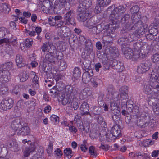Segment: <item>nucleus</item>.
<instances>
[{
  "label": "nucleus",
  "mask_w": 159,
  "mask_h": 159,
  "mask_svg": "<svg viewBox=\"0 0 159 159\" xmlns=\"http://www.w3.org/2000/svg\"><path fill=\"white\" fill-rule=\"evenodd\" d=\"M128 87L127 86H124L121 88V90L123 91L124 93H122L120 94V97L121 98L125 99L127 98V94Z\"/></svg>",
  "instance_id": "a211bd4d"
},
{
  "label": "nucleus",
  "mask_w": 159,
  "mask_h": 159,
  "mask_svg": "<svg viewBox=\"0 0 159 159\" xmlns=\"http://www.w3.org/2000/svg\"><path fill=\"white\" fill-rule=\"evenodd\" d=\"M41 49L43 52H48L46 55L45 59L50 62H54L55 59L60 60L62 58V53L58 52L54 47L49 43H44Z\"/></svg>",
  "instance_id": "f257e3e1"
},
{
  "label": "nucleus",
  "mask_w": 159,
  "mask_h": 159,
  "mask_svg": "<svg viewBox=\"0 0 159 159\" xmlns=\"http://www.w3.org/2000/svg\"><path fill=\"white\" fill-rule=\"evenodd\" d=\"M35 150L34 147H33L31 149L26 148L24 151V155L25 157H28L30 154V153L34 152Z\"/></svg>",
  "instance_id": "c85d7f7f"
},
{
  "label": "nucleus",
  "mask_w": 159,
  "mask_h": 159,
  "mask_svg": "<svg viewBox=\"0 0 159 159\" xmlns=\"http://www.w3.org/2000/svg\"><path fill=\"white\" fill-rule=\"evenodd\" d=\"M89 152L90 153L91 155L94 156H96V151L94 148L93 146H91L89 148Z\"/></svg>",
  "instance_id": "4c0bfd02"
},
{
  "label": "nucleus",
  "mask_w": 159,
  "mask_h": 159,
  "mask_svg": "<svg viewBox=\"0 0 159 159\" xmlns=\"http://www.w3.org/2000/svg\"><path fill=\"white\" fill-rule=\"evenodd\" d=\"M30 75L31 77H33L32 79V82L35 85V86L36 88L37 89L39 87L38 84V80L37 76L36 75L35 73L33 71L31 72Z\"/></svg>",
  "instance_id": "aec40b11"
},
{
  "label": "nucleus",
  "mask_w": 159,
  "mask_h": 159,
  "mask_svg": "<svg viewBox=\"0 0 159 159\" xmlns=\"http://www.w3.org/2000/svg\"><path fill=\"white\" fill-rule=\"evenodd\" d=\"M80 109L84 112L83 114L87 115L88 113L89 107L88 104L86 102L83 103L81 106Z\"/></svg>",
  "instance_id": "dca6fc26"
},
{
  "label": "nucleus",
  "mask_w": 159,
  "mask_h": 159,
  "mask_svg": "<svg viewBox=\"0 0 159 159\" xmlns=\"http://www.w3.org/2000/svg\"><path fill=\"white\" fill-rule=\"evenodd\" d=\"M158 132H155L152 135V138L154 139H157L158 138Z\"/></svg>",
  "instance_id": "0e129e2a"
},
{
  "label": "nucleus",
  "mask_w": 159,
  "mask_h": 159,
  "mask_svg": "<svg viewBox=\"0 0 159 159\" xmlns=\"http://www.w3.org/2000/svg\"><path fill=\"white\" fill-rule=\"evenodd\" d=\"M64 153L68 158H70L73 156L72 150L70 148H67L64 150Z\"/></svg>",
  "instance_id": "5701e85b"
},
{
  "label": "nucleus",
  "mask_w": 159,
  "mask_h": 159,
  "mask_svg": "<svg viewBox=\"0 0 159 159\" xmlns=\"http://www.w3.org/2000/svg\"><path fill=\"white\" fill-rule=\"evenodd\" d=\"M20 134L23 135H28L30 133V129L27 126V124H25L23 127L20 130Z\"/></svg>",
  "instance_id": "2eb2a0df"
},
{
  "label": "nucleus",
  "mask_w": 159,
  "mask_h": 159,
  "mask_svg": "<svg viewBox=\"0 0 159 159\" xmlns=\"http://www.w3.org/2000/svg\"><path fill=\"white\" fill-rule=\"evenodd\" d=\"M71 13L70 12H69L65 14L64 16V23H65V24H67L70 23L72 24L71 22V19L70 18V16Z\"/></svg>",
  "instance_id": "f3484780"
},
{
  "label": "nucleus",
  "mask_w": 159,
  "mask_h": 159,
  "mask_svg": "<svg viewBox=\"0 0 159 159\" xmlns=\"http://www.w3.org/2000/svg\"><path fill=\"white\" fill-rule=\"evenodd\" d=\"M150 85H147L144 87V91L148 94L151 95L152 98L159 99V92H157L155 88L159 87L158 83H159V75L155 74H152L150 79Z\"/></svg>",
  "instance_id": "f03ea898"
},
{
  "label": "nucleus",
  "mask_w": 159,
  "mask_h": 159,
  "mask_svg": "<svg viewBox=\"0 0 159 159\" xmlns=\"http://www.w3.org/2000/svg\"><path fill=\"white\" fill-rule=\"evenodd\" d=\"M96 47L98 49L100 50L102 48V46L100 42H98L96 43Z\"/></svg>",
  "instance_id": "e2e57ef3"
},
{
  "label": "nucleus",
  "mask_w": 159,
  "mask_h": 159,
  "mask_svg": "<svg viewBox=\"0 0 159 159\" xmlns=\"http://www.w3.org/2000/svg\"><path fill=\"white\" fill-rule=\"evenodd\" d=\"M28 78V76L27 75L26 72H24L22 73L21 77H20V81L24 82L26 81Z\"/></svg>",
  "instance_id": "c9c22d12"
},
{
  "label": "nucleus",
  "mask_w": 159,
  "mask_h": 159,
  "mask_svg": "<svg viewBox=\"0 0 159 159\" xmlns=\"http://www.w3.org/2000/svg\"><path fill=\"white\" fill-rule=\"evenodd\" d=\"M129 111H126L125 110H123L121 111L122 114L124 116H127V115L129 114L130 112L132 111V109L131 108H130V109H129Z\"/></svg>",
  "instance_id": "79ce46f5"
},
{
  "label": "nucleus",
  "mask_w": 159,
  "mask_h": 159,
  "mask_svg": "<svg viewBox=\"0 0 159 159\" xmlns=\"http://www.w3.org/2000/svg\"><path fill=\"white\" fill-rule=\"evenodd\" d=\"M54 4L56 5H59L61 7L63 6L66 2V0H55Z\"/></svg>",
  "instance_id": "7c9ffc66"
},
{
  "label": "nucleus",
  "mask_w": 159,
  "mask_h": 159,
  "mask_svg": "<svg viewBox=\"0 0 159 159\" xmlns=\"http://www.w3.org/2000/svg\"><path fill=\"white\" fill-rule=\"evenodd\" d=\"M69 129L72 132L76 133L77 131V129L73 126H69Z\"/></svg>",
  "instance_id": "c03bdc74"
},
{
  "label": "nucleus",
  "mask_w": 159,
  "mask_h": 159,
  "mask_svg": "<svg viewBox=\"0 0 159 159\" xmlns=\"http://www.w3.org/2000/svg\"><path fill=\"white\" fill-rule=\"evenodd\" d=\"M2 40V43H9V41H10V38H4L2 39H1Z\"/></svg>",
  "instance_id": "bf43d9fd"
},
{
  "label": "nucleus",
  "mask_w": 159,
  "mask_h": 159,
  "mask_svg": "<svg viewBox=\"0 0 159 159\" xmlns=\"http://www.w3.org/2000/svg\"><path fill=\"white\" fill-rule=\"evenodd\" d=\"M15 11L17 15H12V17H13V19L14 21L16 22L18 20V19L20 20V18L19 17V15L20 14V10L16 9L15 10Z\"/></svg>",
  "instance_id": "bb28decb"
},
{
  "label": "nucleus",
  "mask_w": 159,
  "mask_h": 159,
  "mask_svg": "<svg viewBox=\"0 0 159 159\" xmlns=\"http://www.w3.org/2000/svg\"><path fill=\"white\" fill-rule=\"evenodd\" d=\"M141 156L142 155L140 154V153H135L134 152H132L129 153V156L132 158H136L139 156Z\"/></svg>",
  "instance_id": "e433bc0d"
},
{
  "label": "nucleus",
  "mask_w": 159,
  "mask_h": 159,
  "mask_svg": "<svg viewBox=\"0 0 159 159\" xmlns=\"http://www.w3.org/2000/svg\"><path fill=\"white\" fill-rule=\"evenodd\" d=\"M23 15L25 17L28 18L30 16L31 14L29 12H24L23 13Z\"/></svg>",
  "instance_id": "052dcab7"
},
{
  "label": "nucleus",
  "mask_w": 159,
  "mask_h": 159,
  "mask_svg": "<svg viewBox=\"0 0 159 159\" xmlns=\"http://www.w3.org/2000/svg\"><path fill=\"white\" fill-rule=\"evenodd\" d=\"M152 59L154 62H157L159 61V54H156L153 55L152 57Z\"/></svg>",
  "instance_id": "ea45409f"
},
{
  "label": "nucleus",
  "mask_w": 159,
  "mask_h": 159,
  "mask_svg": "<svg viewBox=\"0 0 159 159\" xmlns=\"http://www.w3.org/2000/svg\"><path fill=\"white\" fill-rule=\"evenodd\" d=\"M20 92V87L18 85L16 86L12 90V93L16 95H17L18 93L19 94Z\"/></svg>",
  "instance_id": "f704fd0d"
},
{
  "label": "nucleus",
  "mask_w": 159,
  "mask_h": 159,
  "mask_svg": "<svg viewBox=\"0 0 159 159\" xmlns=\"http://www.w3.org/2000/svg\"><path fill=\"white\" fill-rule=\"evenodd\" d=\"M93 75L92 70H89V71L84 73L82 76V80L85 83H87L90 80V77Z\"/></svg>",
  "instance_id": "f8f14e48"
},
{
  "label": "nucleus",
  "mask_w": 159,
  "mask_h": 159,
  "mask_svg": "<svg viewBox=\"0 0 159 159\" xmlns=\"http://www.w3.org/2000/svg\"><path fill=\"white\" fill-rule=\"evenodd\" d=\"M111 0H97L96 6L94 10L95 13H100L103 7L107 6L111 2Z\"/></svg>",
  "instance_id": "1a4fd4ad"
},
{
  "label": "nucleus",
  "mask_w": 159,
  "mask_h": 159,
  "mask_svg": "<svg viewBox=\"0 0 159 159\" xmlns=\"http://www.w3.org/2000/svg\"><path fill=\"white\" fill-rule=\"evenodd\" d=\"M112 134L107 133L106 135V140L111 142L116 139L119 138L121 135L120 126L117 125H114L112 129Z\"/></svg>",
  "instance_id": "39448f33"
},
{
  "label": "nucleus",
  "mask_w": 159,
  "mask_h": 159,
  "mask_svg": "<svg viewBox=\"0 0 159 159\" xmlns=\"http://www.w3.org/2000/svg\"><path fill=\"white\" fill-rule=\"evenodd\" d=\"M55 154L58 157H60L62 154V152L61 150L59 148L57 149L54 152Z\"/></svg>",
  "instance_id": "58836bf2"
},
{
  "label": "nucleus",
  "mask_w": 159,
  "mask_h": 159,
  "mask_svg": "<svg viewBox=\"0 0 159 159\" xmlns=\"http://www.w3.org/2000/svg\"><path fill=\"white\" fill-rule=\"evenodd\" d=\"M25 43L26 47H30L33 43V40L31 38H28L26 39Z\"/></svg>",
  "instance_id": "2f4dec72"
},
{
  "label": "nucleus",
  "mask_w": 159,
  "mask_h": 159,
  "mask_svg": "<svg viewBox=\"0 0 159 159\" xmlns=\"http://www.w3.org/2000/svg\"><path fill=\"white\" fill-rule=\"evenodd\" d=\"M20 124V119H16L14 120L11 123V127L12 129L15 131L18 130H19V124Z\"/></svg>",
  "instance_id": "4468645a"
},
{
  "label": "nucleus",
  "mask_w": 159,
  "mask_h": 159,
  "mask_svg": "<svg viewBox=\"0 0 159 159\" xmlns=\"http://www.w3.org/2000/svg\"><path fill=\"white\" fill-rule=\"evenodd\" d=\"M7 146L9 148H13L14 149V148H15V150H14L15 151H16L17 150V145L16 144V143L13 141H10L8 142L7 143Z\"/></svg>",
  "instance_id": "4be33fe9"
},
{
  "label": "nucleus",
  "mask_w": 159,
  "mask_h": 159,
  "mask_svg": "<svg viewBox=\"0 0 159 159\" xmlns=\"http://www.w3.org/2000/svg\"><path fill=\"white\" fill-rule=\"evenodd\" d=\"M149 65L147 63L141 64L138 68V72L143 73L148 70L149 68Z\"/></svg>",
  "instance_id": "ddd939ff"
},
{
  "label": "nucleus",
  "mask_w": 159,
  "mask_h": 159,
  "mask_svg": "<svg viewBox=\"0 0 159 159\" xmlns=\"http://www.w3.org/2000/svg\"><path fill=\"white\" fill-rule=\"evenodd\" d=\"M73 105V107L75 110H76L78 107V104L77 102H73L72 103Z\"/></svg>",
  "instance_id": "680f3d73"
},
{
  "label": "nucleus",
  "mask_w": 159,
  "mask_h": 159,
  "mask_svg": "<svg viewBox=\"0 0 159 159\" xmlns=\"http://www.w3.org/2000/svg\"><path fill=\"white\" fill-rule=\"evenodd\" d=\"M51 110V107L49 105H48L45 107L44 111L45 113H48Z\"/></svg>",
  "instance_id": "603ef678"
},
{
  "label": "nucleus",
  "mask_w": 159,
  "mask_h": 159,
  "mask_svg": "<svg viewBox=\"0 0 159 159\" xmlns=\"http://www.w3.org/2000/svg\"><path fill=\"white\" fill-rule=\"evenodd\" d=\"M99 148L106 150H107L108 147L107 145L101 144V145L99 146Z\"/></svg>",
  "instance_id": "69168bd1"
},
{
  "label": "nucleus",
  "mask_w": 159,
  "mask_h": 159,
  "mask_svg": "<svg viewBox=\"0 0 159 159\" xmlns=\"http://www.w3.org/2000/svg\"><path fill=\"white\" fill-rule=\"evenodd\" d=\"M97 122L98 124H100L103 122L104 123H105V122L103 121V119L102 118L99 116L98 117L97 119Z\"/></svg>",
  "instance_id": "13d9d810"
},
{
  "label": "nucleus",
  "mask_w": 159,
  "mask_h": 159,
  "mask_svg": "<svg viewBox=\"0 0 159 159\" xmlns=\"http://www.w3.org/2000/svg\"><path fill=\"white\" fill-rule=\"evenodd\" d=\"M101 67V66L99 63H98L95 64V70L97 72H98L99 71V68Z\"/></svg>",
  "instance_id": "4d7b16f0"
},
{
  "label": "nucleus",
  "mask_w": 159,
  "mask_h": 159,
  "mask_svg": "<svg viewBox=\"0 0 159 159\" xmlns=\"http://www.w3.org/2000/svg\"><path fill=\"white\" fill-rule=\"evenodd\" d=\"M12 63L11 62L6 63L1 66L0 68V78L3 83L9 81L10 79L9 71L12 68Z\"/></svg>",
  "instance_id": "7ed1b4c3"
},
{
  "label": "nucleus",
  "mask_w": 159,
  "mask_h": 159,
  "mask_svg": "<svg viewBox=\"0 0 159 159\" xmlns=\"http://www.w3.org/2000/svg\"><path fill=\"white\" fill-rule=\"evenodd\" d=\"M154 140L147 139L143 141V145L144 147H150L155 143Z\"/></svg>",
  "instance_id": "412c9836"
},
{
  "label": "nucleus",
  "mask_w": 159,
  "mask_h": 159,
  "mask_svg": "<svg viewBox=\"0 0 159 159\" xmlns=\"http://www.w3.org/2000/svg\"><path fill=\"white\" fill-rule=\"evenodd\" d=\"M72 87L70 86L66 87L65 89V93L63 94L61 96V98L62 99V104L65 105L70 103L71 101L70 94L72 92Z\"/></svg>",
  "instance_id": "0eeeda50"
},
{
  "label": "nucleus",
  "mask_w": 159,
  "mask_h": 159,
  "mask_svg": "<svg viewBox=\"0 0 159 159\" xmlns=\"http://www.w3.org/2000/svg\"><path fill=\"white\" fill-rule=\"evenodd\" d=\"M9 44L12 45L13 46H16L17 44V41L15 39L10 38Z\"/></svg>",
  "instance_id": "a19ab883"
},
{
  "label": "nucleus",
  "mask_w": 159,
  "mask_h": 159,
  "mask_svg": "<svg viewBox=\"0 0 159 159\" xmlns=\"http://www.w3.org/2000/svg\"><path fill=\"white\" fill-rule=\"evenodd\" d=\"M124 9V8L121 6L118 7L117 8L115 9V11L116 12H118L120 13H122L123 12L121 11V9Z\"/></svg>",
  "instance_id": "6e6d98bb"
},
{
  "label": "nucleus",
  "mask_w": 159,
  "mask_h": 159,
  "mask_svg": "<svg viewBox=\"0 0 159 159\" xmlns=\"http://www.w3.org/2000/svg\"><path fill=\"white\" fill-rule=\"evenodd\" d=\"M153 111L156 115H159V104H154L153 106Z\"/></svg>",
  "instance_id": "473e14b6"
},
{
  "label": "nucleus",
  "mask_w": 159,
  "mask_h": 159,
  "mask_svg": "<svg viewBox=\"0 0 159 159\" xmlns=\"http://www.w3.org/2000/svg\"><path fill=\"white\" fill-rule=\"evenodd\" d=\"M80 148L81 150L83 152H85L87 150V148L84 144H83L81 145Z\"/></svg>",
  "instance_id": "864d4df0"
},
{
  "label": "nucleus",
  "mask_w": 159,
  "mask_h": 159,
  "mask_svg": "<svg viewBox=\"0 0 159 159\" xmlns=\"http://www.w3.org/2000/svg\"><path fill=\"white\" fill-rule=\"evenodd\" d=\"M81 72L80 70L78 67H76L74 69L73 71V76L75 78L80 77Z\"/></svg>",
  "instance_id": "393cba45"
},
{
  "label": "nucleus",
  "mask_w": 159,
  "mask_h": 159,
  "mask_svg": "<svg viewBox=\"0 0 159 159\" xmlns=\"http://www.w3.org/2000/svg\"><path fill=\"white\" fill-rule=\"evenodd\" d=\"M35 30L37 34L39 35L41 31V29L40 27H37L36 28Z\"/></svg>",
  "instance_id": "338daca9"
},
{
  "label": "nucleus",
  "mask_w": 159,
  "mask_h": 159,
  "mask_svg": "<svg viewBox=\"0 0 159 159\" xmlns=\"http://www.w3.org/2000/svg\"><path fill=\"white\" fill-rule=\"evenodd\" d=\"M60 66L62 67V69L64 70L66 68V64L65 61H62L61 62Z\"/></svg>",
  "instance_id": "8fccbe9b"
},
{
  "label": "nucleus",
  "mask_w": 159,
  "mask_h": 159,
  "mask_svg": "<svg viewBox=\"0 0 159 159\" xmlns=\"http://www.w3.org/2000/svg\"><path fill=\"white\" fill-rule=\"evenodd\" d=\"M119 104V102L116 98L111 100L110 109L115 115H116L120 111L118 108Z\"/></svg>",
  "instance_id": "9d476101"
},
{
  "label": "nucleus",
  "mask_w": 159,
  "mask_h": 159,
  "mask_svg": "<svg viewBox=\"0 0 159 159\" xmlns=\"http://www.w3.org/2000/svg\"><path fill=\"white\" fill-rule=\"evenodd\" d=\"M19 101L16 104V105L14 107V111L16 112H18L20 111V107L19 106H18L19 105Z\"/></svg>",
  "instance_id": "5fc2aeb1"
},
{
  "label": "nucleus",
  "mask_w": 159,
  "mask_h": 159,
  "mask_svg": "<svg viewBox=\"0 0 159 159\" xmlns=\"http://www.w3.org/2000/svg\"><path fill=\"white\" fill-rule=\"evenodd\" d=\"M16 63L18 66L19 67V65L20 64V55H17L16 57L15 60Z\"/></svg>",
  "instance_id": "de8ad7c7"
},
{
  "label": "nucleus",
  "mask_w": 159,
  "mask_h": 159,
  "mask_svg": "<svg viewBox=\"0 0 159 159\" xmlns=\"http://www.w3.org/2000/svg\"><path fill=\"white\" fill-rule=\"evenodd\" d=\"M61 86V88H59V86H58V84H57V87H54L52 89H51L50 91V92L52 94L51 95L53 96V97H55V96L59 94V92L61 91L62 89L63 90V91L65 90V89H63V85L62 84Z\"/></svg>",
  "instance_id": "9b49d317"
},
{
  "label": "nucleus",
  "mask_w": 159,
  "mask_h": 159,
  "mask_svg": "<svg viewBox=\"0 0 159 159\" xmlns=\"http://www.w3.org/2000/svg\"><path fill=\"white\" fill-rule=\"evenodd\" d=\"M120 64L119 65V66H120V67H118V64H117L118 66L116 68V69L119 72H121L124 69V66L122 65H120Z\"/></svg>",
  "instance_id": "49530a36"
},
{
  "label": "nucleus",
  "mask_w": 159,
  "mask_h": 159,
  "mask_svg": "<svg viewBox=\"0 0 159 159\" xmlns=\"http://www.w3.org/2000/svg\"><path fill=\"white\" fill-rule=\"evenodd\" d=\"M14 103V100L11 98H7L2 101L0 104V108L4 111L11 109Z\"/></svg>",
  "instance_id": "423d86ee"
},
{
  "label": "nucleus",
  "mask_w": 159,
  "mask_h": 159,
  "mask_svg": "<svg viewBox=\"0 0 159 159\" xmlns=\"http://www.w3.org/2000/svg\"><path fill=\"white\" fill-rule=\"evenodd\" d=\"M36 56L34 54H32L30 56L29 58L31 61H33L34 60Z\"/></svg>",
  "instance_id": "774afa93"
},
{
  "label": "nucleus",
  "mask_w": 159,
  "mask_h": 159,
  "mask_svg": "<svg viewBox=\"0 0 159 159\" xmlns=\"http://www.w3.org/2000/svg\"><path fill=\"white\" fill-rule=\"evenodd\" d=\"M87 1H86V2H84V4L83 5L84 7L85 6L86 8L88 7H90L92 3L91 1L89 0L88 1V3H87Z\"/></svg>",
  "instance_id": "09e8293b"
},
{
  "label": "nucleus",
  "mask_w": 159,
  "mask_h": 159,
  "mask_svg": "<svg viewBox=\"0 0 159 159\" xmlns=\"http://www.w3.org/2000/svg\"><path fill=\"white\" fill-rule=\"evenodd\" d=\"M50 120L51 121L56 124H58L59 122L58 117L54 115H52L51 116Z\"/></svg>",
  "instance_id": "c756f323"
},
{
  "label": "nucleus",
  "mask_w": 159,
  "mask_h": 159,
  "mask_svg": "<svg viewBox=\"0 0 159 159\" xmlns=\"http://www.w3.org/2000/svg\"><path fill=\"white\" fill-rule=\"evenodd\" d=\"M1 6L2 7V10L6 14H8L11 10L10 6H8L5 3H2Z\"/></svg>",
  "instance_id": "b1692460"
},
{
  "label": "nucleus",
  "mask_w": 159,
  "mask_h": 159,
  "mask_svg": "<svg viewBox=\"0 0 159 159\" xmlns=\"http://www.w3.org/2000/svg\"><path fill=\"white\" fill-rule=\"evenodd\" d=\"M83 14H81L79 15V16L80 17V20L81 21H84L86 19V17H87L89 14V13H88V11H86L85 13L84 14H85L83 16Z\"/></svg>",
  "instance_id": "cd10ccee"
},
{
  "label": "nucleus",
  "mask_w": 159,
  "mask_h": 159,
  "mask_svg": "<svg viewBox=\"0 0 159 159\" xmlns=\"http://www.w3.org/2000/svg\"><path fill=\"white\" fill-rule=\"evenodd\" d=\"M7 30L5 28L0 29V38H2L4 37L7 33Z\"/></svg>",
  "instance_id": "72a5a7b5"
},
{
  "label": "nucleus",
  "mask_w": 159,
  "mask_h": 159,
  "mask_svg": "<svg viewBox=\"0 0 159 159\" xmlns=\"http://www.w3.org/2000/svg\"><path fill=\"white\" fill-rule=\"evenodd\" d=\"M56 74V71H53V73H52V75L51 76V78H54L56 81H58L59 80V78L57 77V76L55 75Z\"/></svg>",
  "instance_id": "3c124183"
},
{
  "label": "nucleus",
  "mask_w": 159,
  "mask_h": 159,
  "mask_svg": "<svg viewBox=\"0 0 159 159\" xmlns=\"http://www.w3.org/2000/svg\"><path fill=\"white\" fill-rule=\"evenodd\" d=\"M26 32L29 34L30 36H34L35 35V31H30L28 30H26Z\"/></svg>",
  "instance_id": "a18cd8bd"
},
{
  "label": "nucleus",
  "mask_w": 159,
  "mask_h": 159,
  "mask_svg": "<svg viewBox=\"0 0 159 159\" xmlns=\"http://www.w3.org/2000/svg\"><path fill=\"white\" fill-rule=\"evenodd\" d=\"M0 88L1 92H0V94H6L8 93V88L4 84H2L1 82H0Z\"/></svg>",
  "instance_id": "6ab92c4d"
},
{
  "label": "nucleus",
  "mask_w": 159,
  "mask_h": 159,
  "mask_svg": "<svg viewBox=\"0 0 159 159\" xmlns=\"http://www.w3.org/2000/svg\"><path fill=\"white\" fill-rule=\"evenodd\" d=\"M159 154V151L158 150H154L152 153L151 156L153 157H155L158 156Z\"/></svg>",
  "instance_id": "37998d69"
},
{
  "label": "nucleus",
  "mask_w": 159,
  "mask_h": 159,
  "mask_svg": "<svg viewBox=\"0 0 159 159\" xmlns=\"http://www.w3.org/2000/svg\"><path fill=\"white\" fill-rule=\"evenodd\" d=\"M53 144L51 143H49L47 149V151L48 154L49 155V156H51L52 154L53 150Z\"/></svg>",
  "instance_id": "a878e982"
},
{
  "label": "nucleus",
  "mask_w": 159,
  "mask_h": 159,
  "mask_svg": "<svg viewBox=\"0 0 159 159\" xmlns=\"http://www.w3.org/2000/svg\"><path fill=\"white\" fill-rule=\"evenodd\" d=\"M62 17L60 15L56 16L54 17L50 16L48 19L49 23L52 26L55 25L56 27H60L63 25L64 22L61 20Z\"/></svg>",
  "instance_id": "6e6552de"
},
{
  "label": "nucleus",
  "mask_w": 159,
  "mask_h": 159,
  "mask_svg": "<svg viewBox=\"0 0 159 159\" xmlns=\"http://www.w3.org/2000/svg\"><path fill=\"white\" fill-rule=\"evenodd\" d=\"M141 50L134 51V52L130 48H127L126 49L123 48L122 51L123 52L125 57L127 59L134 58L137 59L139 57H144L146 55V53H144L143 50L142 49V47H140Z\"/></svg>",
  "instance_id": "20e7f679"
}]
</instances>
